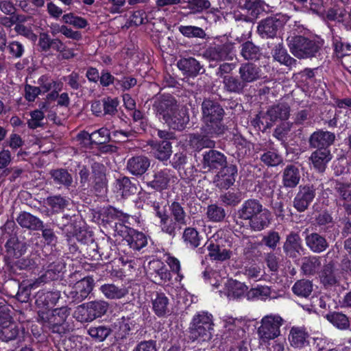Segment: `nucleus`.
Wrapping results in <instances>:
<instances>
[{"mask_svg":"<svg viewBox=\"0 0 351 351\" xmlns=\"http://www.w3.org/2000/svg\"><path fill=\"white\" fill-rule=\"evenodd\" d=\"M202 132L211 136H220L227 130L223 123L225 110L216 100L205 98L201 104Z\"/></svg>","mask_w":351,"mask_h":351,"instance_id":"obj_1","label":"nucleus"},{"mask_svg":"<svg viewBox=\"0 0 351 351\" xmlns=\"http://www.w3.org/2000/svg\"><path fill=\"white\" fill-rule=\"evenodd\" d=\"M238 218L248 221V226L254 232H261L270 224V213L256 199L245 200L237 210Z\"/></svg>","mask_w":351,"mask_h":351,"instance_id":"obj_2","label":"nucleus"},{"mask_svg":"<svg viewBox=\"0 0 351 351\" xmlns=\"http://www.w3.org/2000/svg\"><path fill=\"white\" fill-rule=\"evenodd\" d=\"M70 310L67 306L52 310H40L38 312V321L45 329L52 333L64 335L68 331L69 325L66 321L70 314Z\"/></svg>","mask_w":351,"mask_h":351,"instance_id":"obj_3","label":"nucleus"},{"mask_svg":"<svg viewBox=\"0 0 351 351\" xmlns=\"http://www.w3.org/2000/svg\"><path fill=\"white\" fill-rule=\"evenodd\" d=\"M169 210L171 217L167 213H160L161 217V230L171 237L176 234V228L181 229L182 226H186V213L184 207L178 202L174 201L169 205Z\"/></svg>","mask_w":351,"mask_h":351,"instance_id":"obj_4","label":"nucleus"},{"mask_svg":"<svg viewBox=\"0 0 351 351\" xmlns=\"http://www.w3.org/2000/svg\"><path fill=\"white\" fill-rule=\"evenodd\" d=\"M287 40L290 52L298 59L316 57L321 49L318 41L302 36L289 37Z\"/></svg>","mask_w":351,"mask_h":351,"instance_id":"obj_5","label":"nucleus"},{"mask_svg":"<svg viewBox=\"0 0 351 351\" xmlns=\"http://www.w3.org/2000/svg\"><path fill=\"white\" fill-rule=\"evenodd\" d=\"M213 316L206 312H202L194 316L190 325V333L193 339H202L208 341L211 339L213 330Z\"/></svg>","mask_w":351,"mask_h":351,"instance_id":"obj_6","label":"nucleus"},{"mask_svg":"<svg viewBox=\"0 0 351 351\" xmlns=\"http://www.w3.org/2000/svg\"><path fill=\"white\" fill-rule=\"evenodd\" d=\"M289 19L287 14H277L263 19L258 24L257 33L262 38H273Z\"/></svg>","mask_w":351,"mask_h":351,"instance_id":"obj_7","label":"nucleus"},{"mask_svg":"<svg viewBox=\"0 0 351 351\" xmlns=\"http://www.w3.org/2000/svg\"><path fill=\"white\" fill-rule=\"evenodd\" d=\"M114 228L117 234L123 237L131 249L140 250L147 245V238L144 233L123 226L121 223H114Z\"/></svg>","mask_w":351,"mask_h":351,"instance_id":"obj_8","label":"nucleus"},{"mask_svg":"<svg viewBox=\"0 0 351 351\" xmlns=\"http://www.w3.org/2000/svg\"><path fill=\"white\" fill-rule=\"evenodd\" d=\"M283 319L278 315H267L261 320L258 334L263 342L274 339L280 335V327Z\"/></svg>","mask_w":351,"mask_h":351,"instance_id":"obj_9","label":"nucleus"},{"mask_svg":"<svg viewBox=\"0 0 351 351\" xmlns=\"http://www.w3.org/2000/svg\"><path fill=\"white\" fill-rule=\"evenodd\" d=\"M152 109L160 119L164 120L179 104L175 97L170 94H158L152 99Z\"/></svg>","mask_w":351,"mask_h":351,"instance_id":"obj_10","label":"nucleus"},{"mask_svg":"<svg viewBox=\"0 0 351 351\" xmlns=\"http://www.w3.org/2000/svg\"><path fill=\"white\" fill-rule=\"evenodd\" d=\"M317 188L312 184L300 185L293 199V206L299 213L306 210L316 197Z\"/></svg>","mask_w":351,"mask_h":351,"instance_id":"obj_11","label":"nucleus"},{"mask_svg":"<svg viewBox=\"0 0 351 351\" xmlns=\"http://www.w3.org/2000/svg\"><path fill=\"white\" fill-rule=\"evenodd\" d=\"M232 47L228 44L213 45L209 46L203 52V57L210 62V66H215V64L232 60Z\"/></svg>","mask_w":351,"mask_h":351,"instance_id":"obj_12","label":"nucleus"},{"mask_svg":"<svg viewBox=\"0 0 351 351\" xmlns=\"http://www.w3.org/2000/svg\"><path fill=\"white\" fill-rule=\"evenodd\" d=\"M164 122L171 128L176 130H183L189 123V115L187 108L180 104L177 105L165 119Z\"/></svg>","mask_w":351,"mask_h":351,"instance_id":"obj_13","label":"nucleus"},{"mask_svg":"<svg viewBox=\"0 0 351 351\" xmlns=\"http://www.w3.org/2000/svg\"><path fill=\"white\" fill-rule=\"evenodd\" d=\"M226 165V156L219 151L210 149L203 154L202 165L205 171H216Z\"/></svg>","mask_w":351,"mask_h":351,"instance_id":"obj_14","label":"nucleus"},{"mask_svg":"<svg viewBox=\"0 0 351 351\" xmlns=\"http://www.w3.org/2000/svg\"><path fill=\"white\" fill-rule=\"evenodd\" d=\"M237 175V167L234 165H226L215 176L213 183L219 189H228L234 184Z\"/></svg>","mask_w":351,"mask_h":351,"instance_id":"obj_15","label":"nucleus"},{"mask_svg":"<svg viewBox=\"0 0 351 351\" xmlns=\"http://www.w3.org/2000/svg\"><path fill=\"white\" fill-rule=\"evenodd\" d=\"M283 252L289 258H297L304 251L300 234L294 231L290 232L287 236L282 245Z\"/></svg>","mask_w":351,"mask_h":351,"instance_id":"obj_16","label":"nucleus"},{"mask_svg":"<svg viewBox=\"0 0 351 351\" xmlns=\"http://www.w3.org/2000/svg\"><path fill=\"white\" fill-rule=\"evenodd\" d=\"M319 278L320 283L325 289H331L340 285L341 277L333 261H330L323 265L319 272Z\"/></svg>","mask_w":351,"mask_h":351,"instance_id":"obj_17","label":"nucleus"},{"mask_svg":"<svg viewBox=\"0 0 351 351\" xmlns=\"http://www.w3.org/2000/svg\"><path fill=\"white\" fill-rule=\"evenodd\" d=\"M94 280L91 277H86L77 281L73 286V290L68 295L72 302L80 303L86 299L92 291Z\"/></svg>","mask_w":351,"mask_h":351,"instance_id":"obj_18","label":"nucleus"},{"mask_svg":"<svg viewBox=\"0 0 351 351\" xmlns=\"http://www.w3.org/2000/svg\"><path fill=\"white\" fill-rule=\"evenodd\" d=\"M171 178H173L171 170L165 168L154 171L152 179L146 177L145 182L148 187L161 191L168 187Z\"/></svg>","mask_w":351,"mask_h":351,"instance_id":"obj_19","label":"nucleus"},{"mask_svg":"<svg viewBox=\"0 0 351 351\" xmlns=\"http://www.w3.org/2000/svg\"><path fill=\"white\" fill-rule=\"evenodd\" d=\"M335 140V134L328 131L318 130L309 137L308 143L311 148L316 149H328Z\"/></svg>","mask_w":351,"mask_h":351,"instance_id":"obj_20","label":"nucleus"},{"mask_svg":"<svg viewBox=\"0 0 351 351\" xmlns=\"http://www.w3.org/2000/svg\"><path fill=\"white\" fill-rule=\"evenodd\" d=\"M149 158L143 155L135 156L127 161L126 169L133 176L141 177L150 167Z\"/></svg>","mask_w":351,"mask_h":351,"instance_id":"obj_21","label":"nucleus"},{"mask_svg":"<svg viewBox=\"0 0 351 351\" xmlns=\"http://www.w3.org/2000/svg\"><path fill=\"white\" fill-rule=\"evenodd\" d=\"M300 179V169L295 164H289L282 171V184L285 188H295L299 184Z\"/></svg>","mask_w":351,"mask_h":351,"instance_id":"obj_22","label":"nucleus"},{"mask_svg":"<svg viewBox=\"0 0 351 351\" xmlns=\"http://www.w3.org/2000/svg\"><path fill=\"white\" fill-rule=\"evenodd\" d=\"M239 74L247 86L248 84L253 83L262 78L260 66L250 62L241 64L239 69Z\"/></svg>","mask_w":351,"mask_h":351,"instance_id":"obj_23","label":"nucleus"},{"mask_svg":"<svg viewBox=\"0 0 351 351\" xmlns=\"http://www.w3.org/2000/svg\"><path fill=\"white\" fill-rule=\"evenodd\" d=\"M290 115V107L287 104L280 103L276 105L271 106L266 112V117H267L270 122L266 121V128H270L273 123L276 122L278 119L287 120ZM263 118H265L263 116Z\"/></svg>","mask_w":351,"mask_h":351,"instance_id":"obj_24","label":"nucleus"},{"mask_svg":"<svg viewBox=\"0 0 351 351\" xmlns=\"http://www.w3.org/2000/svg\"><path fill=\"white\" fill-rule=\"evenodd\" d=\"M306 247L314 254H321L329 247L326 238L318 232H311L304 238Z\"/></svg>","mask_w":351,"mask_h":351,"instance_id":"obj_25","label":"nucleus"},{"mask_svg":"<svg viewBox=\"0 0 351 351\" xmlns=\"http://www.w3.org/2000/svg\"><path fill=\"white\" fill-rule=\"evenodd\" d=\"M135 322L129 317L123 316L111 325L112 332L117 341H123L130 335V332L134 326Z\"/></svg>","mask_w":351,"mask_h":351,"instance_id":"obj_26","label":"nucleus"},{"mask_svg":"<svg viewBox=\"0 0 351 351\" xmlns=\"http://www.w3.org/2000/svg\"><path fill=\"white\" fill-rule=\"evenodd\" d=\"M322 268V258L319 256L309 255L301 258L300 271L304 276H313Z\"/></svg>","mask_w":351,"mask_h":351,"instance_id":"obj_27","label":"nucleus"},{"mask_svg":"<svg viewBox=\"0 0 351 351\" xmlns=\"http://www.w3.org/2000/svg\"><path fill=\"white\" fill-rule=\"evenodd\" d=\"M334 183V189L339 197L341 206L348 216L351 215V184L337 180H335Z\"/></svg>","mask_w":351,"mask_h":351,"instance_id":"obj_28","label":"nucleus"},{"mask_svg":"<svg viewBox=\"0 0 351 351\" xmlns=\"http://www.w3.org/2000/svg\"><path fill=\"white\" fill-rule=\"evenodd\" d=\"M49 260L52 261L47 266L45 273L36 280V283H46L58 280L60 277V274L64 267V264L59 259L53 261L51 256Z\"/></svg>","mask_w":351,"mask_h":351,"instance_id":"obj_29","label":"nucleus"},{"mask_svg":"<svg viewBox=\"0 0 351 351\" xmlns=\"http://www.w3.org/2000/svg\"><path fill=\"white\" fill-rule=\"evenodd\" d=\"M309 335L303 327L293 326L289 334V341L292 347L302 349L309 344Z\"/></svg>","mask_w":351,"mask_h":351,"instance_id":"obj_30","label":"nucleus"},{"mask_svg":"<svg viewBox=\"0 0 351 351\" xmlns=\"http://www.w3.org/2000/svg\"><path fill=\"white\" fill-rule=\"evenodd\" d=\"M151 153L160 161L167 160L172 153L171 143L169 141H150Z\"/></svg>","mask_w":351,"mask_h":351,"instance_id":"obj_31","label":"nucleus"},{"mask_svg":"<svg viewBox=\"0 0 351 351\" xmlns=\"http://www.w3.org/2000/svg\"><path fill=\"white\" fill-rule=\"evenodd\" d=\"M240 49L241 57L247 61H258L263 56L261 48L250 40L243 43Z\"/></svg>","mask_w":351,"mask_h":351,"instance_id":"obj_32","label":"nucleus"},{"mask_svg":"<svg viewBox=\"0 0 351 351\" xmlns=\"http://www.w3.org/2000/svg\"><path fill=\"white\" fill-rule=\"evenodd\" d=\"M147 273L153 276L156 281L166 282L170 279V273L165 265L160 260L156 259L149 262Z\"/></svg>","mask_w":351,"mask_h":351,"instance_id":"obj_33","label":"nucleus"},{"mask_svg":"<svg viewBox=\"0 0 351 351\" xmlns=\"http://www.w3.org/2000/svg\"><path fill=\"white\" fill-rule=\"evenodd\" d=\"M201 132H202L201 130ZM218 136H211L202 132V134H193L189 136V143L191 146L196 151H200L203 148H214L215 142L212 140V138L217 137Z\"/></svg>","mask_w":351,"mask_h":351,"instance_id":"obj_34","label":"nucleus"},{"mask_svg":"<svg viewBox=\"0 0 351 351\" xmlns=\"http://www.w3.org/2000/svg\"><path fill=\"white\" fill-rule=\"evenodd\" d=\"M223 90L230 94H243L247 86L245 84L241 77L226 75L223 77Z\"/></svg>","mask_w":351,"mask_h":351,"instance_id":"obj_35","label":"nucleus"},{"mask_svg":"<svg viewBox=\"0 0 351 351\" xmlns=\"http://www.w3.org/2000/svg\"><path fill=\"white\" fill-rule=\"evenodd\" d=\"M21 328L14 320L0 322V341L9 342L19 335Z\"/></svg>","mask_w":351,"mask_h":351,"instance_id":"obj_36","label":"nucleus"},{"mask_svg":"<svg viewBox=\"0 0 351 351\" xmlns=\"http://www.w3.org/2000/svg\"><path fill=\"white\" fill-rule=\"evenodd\" d=\"M16 220L22 228L30 230H40L43 228V221L27 212H21Z\"/></svg>","mask_w":351,"mask_h":351,"instance_id":"obj_37","label":"nucleus"},{"mask_svg":"<svg viewBox=\"0 0 351 351\" xmlns=\"http://www.w3.org/2000/svg\"><path fill=\"white\" fill-rule=\"evenodd\" d=\"M332 159V155L329 149H316L310 157L313 167L319 172H324L328 162Z\"/></svg>","mask_w":351,"mask_h":351,"instance_id":"obj_38","label":"nucleus"},{"mask_svg":"<svg viewBox=\"0 0 351 351\" xmlns=\"http://www.w3.org/2000/svg\"><path fill=\"white\" fill-rule=\"evenodd\" d=\"M60 298L59 291H38L36 295V304L40 308H48L54 306Z\"/></svg>","mask_w":351,"mask_h":351,"instance_id":"obj_39","label":"nucleus"},{"mask_svg":"<svg viewBox=\"0 0 351 351\" xmlns=\"http://www.w3.org/2000/svg\"><path fill=\"white\" fill-rule=\"evenodd\" d=\"M177 66L180 70L189 76L197 75L202 69L200 63L193 57L181 58L178 61Z\"/></svg>","mask_w":351,"mask_h":351,"instance_id":"obj_40","label":"nucleus"},{"mask_svg":"<svg viewBox=\"0 0 351 351\" xmlns=\"http://www.w3.org/2000/svg\"><path fill=\"white\" fill-rule=\"evenodd\" d=\"M272 56L275 60L291 68L295 66L298 63L295 59L287 53L282 43H279L275 45L272 50Z\"/></svg>","mask_w":351,"mask_h":351,"instance_id":"obj_41","label":"nucleus"},{"mask_svg":"<svg viewBox=\"0 0 351 351\" xmlns=\"http://www.w3.org/2000/svg\"><path fill=\"white\" fill-rule=\"evenodd\" d=\"M53 182L59 186H63L69 189L73 184V176L64 168L52 169L49 171Z\"/></svg>","mask_w":351,"mask_h":351,"instance_id":"obj_42","label":"nucleus"},{"mask_svg":"<svg viewBox=\"0 0 351 351\" xmlns=\"http://www.w3.org/2000/svg\"><path fill=\"white\" fill-rule=\"evenodd\" d=\"M325 318L337 328L346 330L350 327V323L348 317L341 313L337 311L329 312L325 315Z\"/></svg>","mask_w":351,"mask_h":351,"instance_id":"obj_43","label":"nucleus"},{"mask_svg":"<svg viewBox=\"0 0 351 351\" xmlns=\"http://www.w3.org/2000/svg\"><path fill=\"white\" fill-rule=\"evenodd\" d=\"M8 254L16 258L21 256L27 250L26 243L20 241L19 239L14 236L11 237L5 245Z\"/></svg>","mask_w":351,"mask_h":351,"instance_id":"obj_44","label":"nucleus"},{"mask_svg":"<svg viewBox=\"0 0 351 351\" xmlns=\"http://www.w3.org/2000/svg\"><path fill=\"white\" fill-rule=\"evenodd\" d=\"M247 289V286L243 283L230 279L226 283L225 294L230 299L239 298L244 295Z\"/></svg>","mask_w":351,"mask_h":351,"instance_id":"obj_45","label":"nucleus"},{"mask_svg":"<svg viewBox=\"0 0 351 351\" xmlns=\"http://www.w3.org/2000/svg\"><path fill=\"white\" fill-rule=\"evenodd\" d=\"M169 299L162 293H157L152 299V308L158 317H165L169 313L168 308Z\"/></svg>","mask_w":351,"mask_h":351,"instance_id":"obj_46","label":"nucleus"},{"mask_svg":"<svg viewBox=\"0 0 351 351\" xmlns=\"http://www.w3.org/2000/svg\"><path fill=\"white\" fill-rule=\"evenodd\" d=\"M100 291L106 298L110 300L121 299L128 293L125 287H119L114 284H105L101 286Z\"/></svg>","mask_w":351,"mask_h":351,"instance_id":"obj_47","label":"nucleus"},{"mask_svg":"<svg viewBox=\"0 0 351 351\" xmlns=\"http://www.w3.org/2000/svg\"><path fill=\"white\" fill-rule=\"evenodd\" d=\"M208 256L215 261H223L231 257L232 252L221 247L219 244L210 241L207 246Z\"/></svg>","mask_w":351,"mask_h":351,"instance_id":"obj_48","label":"nucleus"},{"mask_svg":"<svg viewBox=\"0 0 351 351\" xmlns=\"http://www.w3.org/2000/svg\"><path fill=\"white\" fill-rule=\"evenodd\" d=\"M182 239L187 247L195 249L200 245L202 237L195 228L187 227L184 229Z\"/></svg>","mask_w":351,"mask_h":351,"instance_id":"obj_49","label":"nucleus"},{"mask_svg":"<svg viewBox=\"0 0 351 351\" xmlns=\"http://www.w3.org/2000/svg\"><path fill=\"white\" fill-rule=\"evenodd\" d=\"M312 281L306 279L297 280L293 285L291 289L293 293L301 298H308L313 291Z\"/></svg>","mask_w":351,"mask_h":351,"instance_id":"obj_50","label":"nucleus"},{"mask_svg":"<svg viewBox=\"0 0 351 351\" xmlns=\"http://www.w3.org/2000/svg\"><path fill=\"white\" fill-rule=\"evenodd\" d=\"M117 188L123 197H128L137 193L138 189L128 177L123 176L117 180Z\"/></svg>","mask_w":351,"mask_h":351,"instance_id":"obj_51","label":"nucleus"},{"mask_svg":"<svg viewBox=\"0 0 351 351\" xmlns=\"http://www.w3.org/2000/svg\"><path fill=\"white\" fill-rule=\"evenodd\" d=\"M89 313L93 320L102 317L108 310L109 304L104 300H94L87 302Z\"/></svg>","mask_w":351,"mask_h":351,"instance_id":"obj_52","label":"nucleus"},{"mask_svg":"<svg viewBox=\"0 0 351 351\" xmlns=\"http://www.w3.org/2000/svg\"><path fill=\"white\" fill-rule=\"evenodd\" d=\"M83 138L88 139L91 144L101 145L110 141V132L107 128H102L91 134H84Z\"/></svg>","mask_w":351,"mask_h":351,"instance_id":"obj_53","label":"nucleus"},{"mask_svg":"<svg viewBox=\"0 0 351 351\" xmlns=\"http://www.w3.org/2000/svg\"><path fill=\"white\" fill-rule=\"evenodd\" d=\"M316 223L321 230L328 233L335 228V221L332 215L326 210L322 211L315 217Z\"/></svg>","mask_w":351,"mask_h":351,"instance_id":"obj_54","label":"nucleus"},{"mask_svg":"<svg viewBox=\"0 0 351 351\" xmlns=\"http://www.w3.org/2000/svg\"><path fill=\"white\" fill-rule=\"evenodd\" d=\"M111 326L100 325L90 327L88 330V335L98 341H104L112 332Z\"/></svg>","mask_w":351,"mask_h":351,"instance_id":"obj_55","label":"nucleus"},{"mask_svg":"<svg viewBox=\"0 0 351 351\" xmlns=\"http://www.w3.org/2000/svg\"><path fill=\"white\" fill-rule=\"evenodd\" d=\"M179 32L189 38H204L206 36L205 31L199 27L193 25H180Z\"/></svg>","mask_w":351,"mask_h":351,"instance_id":"obj_56","label":"nucleus"},{"mask_svg":"<svg viewBox=\"0 0 351 351\" xmlns=\"http://www.w3.org/2000/svg\"><path fill=\"white\" fill-rule=\"evenodd\" d=\"M46 201L47 204L55 213L61 212L69 204V200L60 195L49 196L47 198Z\"/></svg>","mask_w":351,"mask_h":351,"instance_id":"obj_57","label":"nucleus"},{"mask_svg":"<svg viewBox=\"0 0 351 351\" xmlns=\"http://www.w3.org/2000/svg\"><path fill=\"white\" fill-rule=\"evenodd\" d=\"M242 199V194L241 192L228 191L221 194L219 200L225 206L234 207L237 206Z\"/></svg>","mask_w":351,"mask_h":351,"instance_id":"obj_58","label":"nucleus"},{"mask_svg":"<svg viewBox=\"0 0 351 351\" xmlns=\"http://www.w3.org/2000/svg\"><path fill=\"white\" fill-rule=\"evenodd\" d=\"M226 215L224 208L217 204H211L207 207V217L213 222L222 221L226 217Z\"/></svg>","mask_w":351,"mask_h":351,"instance_id":"obj_59","label":"nucleus"},{"mask_svg":"<svg viewBox=\"0 0 351 351\" xmlns=\"http://www.w3.org/2000/svg\"><path fill=\"white\" fill-rule=\"evenodd\" d=\"M261 160L268 167H276L283 162L281 155L275 151H267L261 156Z\"/></svg>","mask_w":351,"mask_h":351,"instance_id":"obj_60","label":"nucleus"},{"mask_svg":"<svg viewBox=\"0 0 351 351\" xmlns=\"http://www.w3.org/2000/svg\"><path fill=\"white\" fill-rule=\"evenodd\" d=\"M280 236L275 230H269L262 238L261 243L271 250H275L280 243Z\"/></svg>","mask_w":351,"mask_h":351,"instance_id":"obj_61","label":"nucleus"},{"mask_svg":"<svg viewBox=\"0 0 351 351\" xmlns=\"http://www.w3.org/2000/svg\"><path fill=\"white\" fill-rule=\"evenodd\" d=\"M36 266V262L34 259L27 257L17 259L10 263V269L16 272L17 270L32 269Z\"/></svg>","mask_w":351,"mask_h":351,"instance_id":"obj_62","label":"nucleus"},{"mask_svg":"<svg viewBox=\"0 0 351 351\" xmlns=\"http://www.w3.org/2000/svg\"><path fill=\"white\" fill-rule=\"evenodd\" d=\"M73 317L80 322H90L93 321L91 315L89 313L87 303L79 305L73 313Z\"/></svg>","mask_w":351,"mask_h":351,"instance_id":"obj_63","label":"nucleus"},{"mask_svg":"<svg viewBox=\"0 0 351 351\" xmlns=\"http://www.w3.org/2000/svg\"><path fill=\"white\" fill-rule=\"evenodd\" d=\"M62 21L66 24L72 25L75 27L80 29L86 27L88 24L86 19L81 16H75L73 13L64 14Z\"/></svg>","mask_w":351,"mask_h":351,"instance_id":"obj_64","label":"nucleus"}]
</instances>
